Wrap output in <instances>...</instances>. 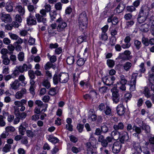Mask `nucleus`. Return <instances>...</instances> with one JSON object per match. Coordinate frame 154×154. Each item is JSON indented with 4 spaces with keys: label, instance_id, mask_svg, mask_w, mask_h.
Segmentation results:
<instances>
[{
    "label": "nucleus",
    "instance_id": "f257e3e1",
    "mask_svg": "<svg viewBox=\"0 0 154 154\" xmlns=\"http://www.w3.org/2000/svg\"><path fill=\"white\" fill-rule=\"evenodd\" d=\"M27 66L25 64H24L23 66L20 65L16 66L11 74L4 75V79L5 82H7L11 78H14L17 75H19L20 72H23L25 70L27 69Z\"/></svg>",
    "mask_w": 154,
    "mask_h": 154
},
{
    "label": "nucleus",
    "instance_id": "f03ea898",
    "mask_svg": "<svg viewBox=\"0 0 154 154\" xmlns=\"http://www.w3.org/2000/svg\"><path fill=\"white\" fill-rule=\"evenodd\" d=\"M152 14L144 8L142 7L137 17V20L139 23H141L143 22L146 20L147 17H149L151 20L154 19V14Z\"/></svg>",
    "mask_w": 154,
    "mask_h": 154
},
{
    "label": "nucleus",
    "instance_id": "7ed1b4c3",
    "mask_svg": "<svg viewBox=\"0 0 154 154\" xmlns=\"http://www.w3.org/2000/svg\"><path fill=\"white\" fill-rule=\"evenodd\" d=\"M114 138L109 136L107 137L105 139L103 135L99 136L98 141L100 142L101 145L103 147H108L109 149H111L113 143Z\"/></svg>",
    "mask_w": 154,
    "mask_h": 154
},
{
    "label": "nucleus",
    "instance_id": "20e7f679",
    "mask_svg": "<svg viewBox=\"0 0 154 154\" xmlns=\"http://www.w3.org/2000/svg\"><path fill=\"white\" fill-rule=\"evenodd\" d=\"M69 79V75L66 73H61L58 75L55 74L53 77V81L54 84H57L58 82L62 83H66Z\"/></svg>",
    "mask_w": 154,
    "mask_h": 154
},
{
    "label": "nucleus",
    "instance_id": "39448f33",
    "mask_svg": "<svg viewBox=\"0 0 154 154\" xmlns=\"http://www.w3.org/2000/svg\"><path fill=\"white\" fill-rule=\"evenodd\" d=\"M88 24V18L85 12H83L81 14L79 19V25L80 29H84L87 26Z\"/></svg>",
    "mask_w": 154,
    "mask_h": 154
},
{
    "label": "nucleus",
    "instance_id": "423d86ee",
    "mask_svg": "<svg viewBox=\"0 0 154 154\" xmlns=\"http://www.w3.org/2000/svg\"><path fill=\"white\" fill-rule=\"evenodd\" d=\"M111 91L112 92V100L114 103H118L120 101V99L118 90L114 87L111 89Z\"/></svg>",
    "mask_w": 154,
    "mask_h": 154
},
{
    "label": "nucleus",
    "instance_id": "0eeeda50",
    "mask_svg": "<svg viewBox=\"0 0 154 154\" xmlns=\"http://www.w3.org/2000/svg\"><path fill=\"white\" fill-rule=\"evenodd\" d=\"M56 22L59 23L57 27V31L59 32H61L63 31L67 26L66 23L64 22L61 18H59L57 19Z\"/></svg>",
    "mask_w": 154,
    "mask_h": 154
},
{
    "label": "nucleus",
    "instance_id": "6e6552de",
    "mask_svg": "<svg viewBox=\"0 0 154 154\" xmlns=\"http://www.w3.org/2000/svg\"><path fill=\"white\" fill-rule=\"evenodd\" d=\"M115 79V77L113 76H108L103 79V82L106 85L110 86L113 85Z\"/></svg>",
    "mask_w": 154,
    "mask_h": 154
},
{
    "label": "nucleus",
    "instance_id": "1a4fd4ad",
    "mask_svg": "<svg viewBox=\"0 0 154 154\" xmlns=\"http://www.w3.org/2000/svg\"><path fill=\"white\" fill-rule=\"evenodd\" d=\"M126 108L122 104L118 105L116 107L117 113L119 116L124 115Z\"/></svg>",
    "mask_w": 154,
    "mask_h": 154
},
{
    "label": "nucleus",
    "instance_id": "9d476101",
    "mask_svg": "<svg viewBox=\"0 0 154 154\" xmlns=\"http://www.w3.org/2000/svg\"><path fill=\"white\" fill-rule=\"evenodd\" d=\"M122 147V144L119 141H116L112 144L111 149H112L113 152L114 153L119 152Z\"/></svg>",
    "mask_w": 154,
    "mask_h": 154
},
{
    "label": "nucleus",
    "instance_id": "9b49d317",
    "mask_svg": "<svg viewBox=\"0 0 154 154\" xmlns=\"http://www.w3.org/2000/svg\"><path fill=\"white\" fill-rule=\"evenodd\" d=\"M137 75V74L136 73L133 74L132 75L130 87V90L131 91H133L135 89V85Z\"/></svg>",
    "mask_w": 154,
    "mask_h": 154
},
{
    "label": "nucleus",
    "instance_id": "f8f14e48",
    "mask_svg": "<svg viewBox=\"0 0 154 154\" xmlns=\"http://www.w3.org/2000/svg\"><path fill=\"white\" fill-rule=\"evenodd\" d=\"M125 7V5L124 4L123 2H121L115 9V11L118 14L121 13L124 11Z\"/></svg>",
    "mask_w": 154,
    "mask_h": 154
},
{
    "label": "nucleus",
    "instance_id": "ddd939ff",
    "mask_svg": "<svg viewBox=\"0 0 154 154\" xmlns=\"http://www.w3.org/2000/svg\"><path fill=\"white\" fill-rule=\"evenodd\" d=\"M26 20L28 24L34 25L36 24V21L34 16L32 15L31 13H30V15L27 17Z\"/></svg>",
    "mask_w": 154,
    "mask_h": 154
},
{
    "label": "nucleus",
    "instance_id": "4468645a",
    "mask_svg": "<svg viewBox=\"0 0 154 154\" xmlns=\"http://www.w3.org/2000/svg\"><path fill=\"white\" fill-rule=\"evenodd\" d=\"M132 129L135 132V133L133 134V135L135 137H137L138 138V135L141 134L142 132L141 127H137L136 125H134Z\"/></svg>",
    "mask_w": 154,
    "mask_h": 154
},
{
    "label": "nucleus",
    "instance_id": "2eb2a0df",
    "mask_svg": "<svg viewBox=\"0 0 154 154\" xmlns=\"http://www.w3.org/2000/svg\"><path fill=\"white\" fill-rule=\"evenodd\" d=\"M97 95V94L96 91H91L89 94H86L84 95V99L87 100L88 99H92L94 96L96 97Z\"/></svg>",
    "mask_w": 154,
    "mask_h": 154
},
{
    "label": "nucleus",
    "instance_id": "dca6fc26",
    "mask_svg": "<svg viewBox=\"0 0 154 154\" xmlns=\"http://www.w3.org/2000/svg\"><path fill=\"white\" fill-rule=\"evenodd\" d=\"M1 19L5 23H8L11 22L12 19L9 14H2L1 17Z\"/></svg>",
    "mask_w": 154,
    "mask_h": 154
},
{
    "label": "nucleus",
    "instance_id": "f3484780",
    "mask_svg": "<svg viewBox=\"0 0 154 154\" xmlns=\"http://www.w3.org/2000/svg\"><path fill=\"white\" fill-rule=\"evenodd\" d=\"M35 17L38 22H42L45 25L46 22V19L45 17L39 14H36Z\"/></svg>",
    "mask_w": 154,
    "mask_h": 154
},
{
    "label": "nucleus",
    "instance_id": "a211bd4d",
    "mask_svg": "<svg viewBox=\"0 0 154 154\" xmlns=\"http://www.w3.org/2000/svg\"><path fill=\"white\" fill-rule=\"evenodd\" d=\"M20 84L17 80H15L12 83L10 84L11 88L15 90L17 89L20 87Z\"/></svg>",
    "mask_w": 154,
    "mask_h": 154
},
{
    "label": "nucleus",
    "instance_id": "6ab92c4d",
    "mask_svg": "<svg viewBox=\"0 0 154 154\" xmlns=\"http://www.w3.org/2000/svg\"><path fill=\"white\" fill-rule=\"evenodd\" d=\"M128 138L129 137L127 132H125L120 138V142L121 143H124L128 139Z\"/></svg>",
    "mask_w": 154,
    "mask_h": 154
},
{
    "label": "nucleus",
    "instance_id": "aec40b11",
    "mask_svg": "<svg viewBox=\"0 0 154 154\" xmlns=\"http://www.w3.org/2000/svg\"><path fill=\"white\" fill-rule=\"evenodd\" d=\"M15 9L16 11L18 12L20 15L23 16L24 15L25 10L23 6H22L21 5H18L16 7Z\"/></svg>",
    "mask_w": 154,
    "mask_h": 154
},
{
    "label": "nucleus",
    "instance_id": "412c9836",
    "mask_svg": "<svg viewBox=\"0 0 154 154\" xmlns=\"http://www.w3.org/2000/svg\"><path fill=\"white\" fill-rule=\"evenodd\" d=\"M84 35H82L78 37L77 39V42L78 44H80L83 42H86L87 41V35L83 33Z\"/></svg>",
    "mask_w": 154,
    "mask_h": 154
},
{
    "label": "nucleus",
    "instance_id": "4be33fe9",
    "mask_svg": "<svg viewBox=\"0 0 154 154\" xmlns=\"http://www.w3.org/2000/svg\"><path fill=\"white\" fill-rule=\"evenodd\" d=\"M1 57L2 59L3 63L4 64L7 65L9 64L10 60L9 59L7 55H2Z\"/></svg>",
    "mask_w": 154,
    "mask_h": 154
},
{
    "label": "nucleus",
    "instance_id": "5701e85b",
    "mask_svg": "<svg viewBox=\"0 0 154 154\" xmlns=\"http://www.w3.org/2000/svg\"><path fill=\"white\" fill-rule=\"evenodd\" d=\"M149 25L146 23L142 24L139 28L140 31L142 32H147L149 31Z\"/></svg>",
    "mask_w": 154,
    "mask_h": 154
},
{
    "label": "nucleus",
    "instance_id": "b1692460",
    "mask_svg": "<svg viewBox=\"0 0 154 154\" xmlns=\"http://www.w3.org/2000/svg\"><path fill=\"white\" fill-rule=\"evenodd\" d=\"M113 128L115 130H122L124 128V125L123 123L120 122L117 124H115Z\"/></svg>",
    "mask_w": 154,
    "mask_h": 154
},
{
    "label": "nucleus",
    "instance_id": "393cba45",
    "mask_svg": "<svg viewBox=\"0 0 154 154\" xmlns=\"http://www.w3.org/2000/svg\"><path fill=\"white\" fill-rule=\"evenodd\" d=\"M15 113L16 116H18L21 120L24 119L27 116V113L24 112H16Z\"/></svg>",
    "mask_w": 154,
    "mask_h": 154
},
{
    "label": "nucleus",
    "instance_id": "a878e982",
    "mask_svg": "<svg viewBox=\"0 0 154 154\" xmlns=\"http://www.w3.org/2000/svg\"><path fill=\"white\" fill-rule=\"evenodd\" d=\"M13 4L12 2H8L6 4L5 8L8 12H12L13 10Z\"/></svg>",
    "mask_w": 154,
    "mask_h": 154
},
{
    "label": "nucleus",
    "instance_id": "bb28decb",
    "mask_svg": "<svg viewBox=\"0 0 154 154\" xmlns=\"http://www.w3.org/2000/svg\"><path fill=\"white\" fill-rule=\"evenodd\" d=\"M89 112H92V113H90L88 116V119H89L91 120L92 121H95L97 119V116L96 114L93 113V110L92 109H91Z\"/></svg>",
    "mask_w": 154,
    "mask_h": 154
},
{
    "label": "nucleus",
    "instance_id": "cd10ccee",
    "mask_svg": "<svg viewBox=\"0 0 154 154\" xmlns=\"http://www.w3.org/2000/svg\"><path fill=\"white\" fill-rule=\"evenodd\" d=\"M133 146L137 152L139 153H141L142 152L141 146L139 143H134Z\"/></svg>",
    "mask_w": 154,
    "mask_h": 154
},
{
    "label": "nucleus",
    "instance_id": "c85d7f7f",
    "mask_svg": "<svg viewBox=\"0 0 154 154\" xmlns=\"http://www.w3.org/2000/svg\"><path fill=\"white\" fill-rule=\"evenodd\" d=\"M75 61L74 57L70 56L67 57L66 59V62L69 65L73 64Z\"/></svg>",
    "mask_w": 154,
    "mask_h": 154
},
{
    "label": "nucleus",
    "instance_id": "c756f323",
    "mask_svg": "<svg viewBox=\"0 0 154 154\" xmlns=\"http://www.w3.org/2000/svg\"><path fill=\"white\" fill-rule=\"evenodd\" d=\"M106 110H104V112L106 115L109 116H111L112 114V109L111 108L108 106H106Z\"/></svg>",
    "mask_w": 154,
    "mask_h": 154
},
{
    "label": "nucleus",
    "instance_id": "7c9ffc66",
    "mask_svg": "<svg viewBox=\"0 0 154 154\" xmlns=\"http://www.w3.org/2000/svg\"><path fill=\"white\" fill-rule=\"evenodd\" d=\"M132 65V63L129 62L125 63L124 65V68L126 71H128Z\"/></svg>",
    "mask_w": 154,
    "mask_h": 154
},
{
    "label": "nucleus",
    "instance_id": "2f4dec72",
    "mask_svg": "<svg viewBox=\"0 0 154 154\" xmlns=\"http://www.w3.org/2000/svg\"><path fill=\"white\" fill-rule=\"evenodd\" d=\"M134 45L135 47V48L137 50L140 49V48L141 47L142 45L141 42L138 40H136L134 41Z\"/></svg>",
    "mask_w": 154,
    "mask_h": 154
},
{
    "label": "nucleus",
    "instance_id": "473e14b6",
    "mask_svg": "<svg viewBox=\"0 0 154 154\" xmlns=\"http://www.w3.org/2000/svg\"><path fill=\"white\" fill-rule=\"evenodd\" d=\"M56 88H50L48 94L51 96H54L57 93Z\"/></svg>",
    "mask_w": 154,
    "mask_h": 154
},
{
    "label": "nucleus",
    "instance_id": "72a5a7b5",
    "mask_svg": "<svg viewBox=\"0 0 154 154\" xmlns=\"http://www.w3.org/2000/svg\"><path fill=\"white\" fill-rule=\"evenodd\" d=\"M46 106L45 107V109H42L41 111H40V107L39 108L38 107H35L34 110V112L35 113L39 114L41 113V112H42L43 111H45L46 109V108L47 107V105L46 104Z\"/></svg>",
    "mask_w": 154,
    "mask_h": 154
},
{
    "label": "nucleus",
    "instance_id": "f704fd0d",
    "mask_svg": "<svg viewBox=\"0 0 154 154\" xmlns=\"http://www.w3.org/2000/svg\"><path fill=\"white\" fill-rule=\"evenodd\" d=\"M120 80L119 83V82H117V84L118 85L120 84H123V85H125L126 84L127 81L125 79V77L124 75L121 76L120 77Z\"/></svg>",
    "mask_w": 154,
    "mask_h": 154
},
{
    "label": "nucleus",
    "instance_id": "c9c22d12",
    "mask_svg": "<svg viewBox=\"0 0 154 154\" xmlns=\"http://www.w3.org/2000/svg\"><path fill=\"white\" fill-rule=\"evenodd\" d=\"M24 57V54L23 52H20L18 54L17 58L18 60L20 62L23 61Z\"/></svg>",
    "mask_w": 154,
    "mask_h": 154
},
{
    "label": "nucleus",
    "instance_id": "e433bc0d",
    "mask_svg": "<svg viewBox=\"0 0 154 154\" xmlns=\"http://www.w3.org/2000/svg\"><path fill=\"white\" fill-rule=\"evenodd\" d=\"M142 42L145 46H148L149 44V40L148 38H145L144 36L142 38Z\"/></svg>",
    "mask_w": 154,
    "mask_h": 154
},
{
    "label": "nucleus",
    "instance_id": "4c0bfd02",
    "mask_svg": "<svg viewBox=\"0 0 154 154\" xmlns=\"http://www.w3.org/2000/svg\"><path fill=\"white\" fill-rule=\"evenodd\" d=\"M57 14L56 11H51L50 12V15L51 20L53 21L56 19Z\"/></svg>",
    "mask_w": 154,
    "mask_h": 154
},
{
    "label": "nucleus",
    "instance_id": "58836bf2",
    "mask_svg": "<svg viewBox=\"0 0 154 154\" xmlns=\"http://www.w3.org/2000/svg\"><path fill=\"white\" fill-rule=\"evenodd\" d=\"M142 129L145 131L146 133H149L150 132V128L149 126L146 125H143L142 126Z\"/></svg>",
    "mask_w": 154,
    "mask_h": 154
},
{
    "label": "nucleus",
    "instance_id": "ea45409f",
    "mask_svg": "<svg viewBox=\"0 0 154 154\" xmlns=\"http://www.w3.org/2000/svg\"><path fill=\"white\" fill-rule=\"evenodd\" d=\"M143 93L147 98L150 97V94L149 92V90L147 87H144V90L143 91Z\"/></svg>",
    "mask_w": 154,
    "mask_h": 154
},
{
    "label": "nucleus",
    "instance_id": "a19ab883",
    "mask_svg": "<svg viewBox=\"0 0 154 154\" xmlns=\"http://www.w3.org/2000/svg\"><path fill=\"white\" fill-rule=\"evenodd\" d=\"M19 131L20 133L22 135H23L26 131V129L22 125H20L19 128Z\"/></svg>",
    "mask_w": 154,
    "mask_h": 154
},
{
    "label": "nucleus",
    "instance_id": "79ce46f5",
    "mask_svg": "<svg viewBox=\"0 0 154 154\" xmlns=\"http://www.w3.org/2000/svg\"><path fill=\"white\" fill-rule=\"evenodd\" d=\"M28 74L30 79H35V72L32 70H29Z\"/></svg>",
    "mask_w": 154,
    "mask_h": 154
},
{
    "label": "nucleus",
    "instance_id": "37998d69",
    "mask_svg": "<svg viewBox=\"0 0 154 154\" xmlns=\"http://www.w3.org/2000/svg\"><path fill=\"white\" fill-rule=\"evenodd\" d=\"M85 62V60L82 58L79 59L77 61V64L78 66H81L83 65Z\"/></svg>",
    "mask_w": 154,
    "mask_h": 154
},
{
    "label": "nucleus",
    "instance_id": "c03bdc74",
    "mask_svg": "<svg viewBox=\"0 0 154 154\" xmlns=\"http://www.w3.org/2000/svg\"><path fill=\"white\" fill-rule=\"evenodd\" d=\"M119 59H121L123 60H128L129 59L125 55L124 53L120 54L116 58Z\"/></svg>",
    "mask_w": 154,
    "mask_h": 154
},
{
    "label": "nucleus",
    "instance_id": "a18cd8bd",
    "mask_svg": "<svg viewBox=\"0 0 154 154\" xmlns=\"http://www.w3.org/2000/svg\"><path fill=\"white\" fill-rule=\"evenodd\" d=\"M116 42V38L115 36L112 37L110 39L109 44L112 46L115 45Z\"/></svg>",
    "mask_w": 154,
    "mask_h": 154
},
{
    "label": "nucleus",
    "instance_id": "49530a36",
    "mask_svg": "<svg viewBox=\"0 0 154 154\" xmlns=\"http://www.w3.org/2000/svg\"><path fill=\"white\" fill-rule=\"evenodd\" d=\"M107 64L109 67L112 68L114 65L115 62L113 60L108 59L107 61Z\"/></svg>",
    "mask_w": 154,
    "mask_h": 154
},
{
    "label": "nucleus",
    "instance_id": "de8ad7c7",
    "mask_svg": "<svg viewBox=\"0 0 154 154\" xmlns=\"http://www.w3.org/2000/svg\"><path fill=\"white\" fill-rule=\"evenodd\" d=\"M6 125V123L4 120L3 117L2 115H0V126L2 127L5 126Z\"/></svg>",
    "mask_w": 154,
    "mask_h": 154
},
{
    "label": "nucleus",
    "instance_id": "09e8293b",
    "mask_svg": "<svg viewBox=\"0 0 154 154\" xmlns=\"http://www.w3.org/2000/svg\"><path fill=\"white\" fill-rule=\"evenodd\" d=\"M91 142H87L86 144L87 148V152H89L91 151H92V150L93 149L91 147L92 145L91 144Z\"/></svg>",
    "mask_w": 154,
    "mask_h": 154
},
{
    "label": "nucleus",
    "instance_id": "8fccbe9b",
    "mask_svg": "<svg viewBox=\"0 0 154 154\" xmlns=\"http://www.w3.org/2000/svg\"><path fill=\"white\" fill-rule=\"evenodd\" d=\"M11 146L9 144H6L3 148V151L4 152H7L10 151Z\"/></svg>",
    "mask_w": 154,
    "mask_h": 154
},
{
    "label": "nucleus",
    "instance_id": "3c124183",
    "mask_svg": "<svg viewBox=\"0 0 154 154\" xmlns=\"http://www.w3.org/2000/svg\"><path fill=\"white\" fill-rule=\"evenodd\" d=\"M127 11L129 12H132L135 11V8L133 6H128L126 8Z\"/></svg>",
    "mask_w": 154,
    "mask_h": 154
},
{
    "label": "nucleus",
    "instance_id": "603ef678",
    "mask_svg": "<svg viewBox=\"0 0 154 154\" xmlns=\"http://www.w3.org/2000/svg\"><path fill=\"white\" fill-rule=\"evenodd\" d=\"M48 140L50 142L54 143H56L59 141L58 139L56 137H50L48 139Z\"/></svg>",
    "mask_w": 154,
    "mask_h": 154
},
{
    "label": "nucleus",
    "instance_id": "864d4df0",
    "mask_svg": "<svg viewBox=\"0 0 154 154\" xmlns=\"http://www.w3.org/2000/svg\"><path fill=\"white\" fill-rule=\"evenodd\" d=\"M108 38V37L107 35V34L106 33L102 32L101 35V36L100 38L102 40L106 41Z\"/></svg>",
    "mask_w": 154,
    "mask_h": 154
},
{
    "label": "nucleus",
    "instance_id": "5fc2aeb1",
    "mask_svg": "<svg viewBox=\"0 0 154 154\" xmlns=\"http://www.w3.org/2000/svg\"><path fill=\"white\" fill-rule=\"evenodd\" d=\"M101 131L103 133H106L108 131V127L105 125H102L101 127Z\"/></svg>",
    "mask_w": 154,
    "mask_h": 154
},
{
    "label": "nucleus",
    "instance_id": "6e6d98bb",
    "mask_svg": "<svg viewBox=\"0 0 154 154\" xmlns=\"http://www.w3.org/2000/svg\"><path fill=\"white\" fill-rule=\"evenodd\" d=\"M55 8L57 10H61L62 8V5L60 2H58L55 5Z\"/></svg>",
    "mask_w": 154,
    "mask_h": 154
},
{
    "label": "nucleus",
    "instance_id": "4d7b16f0",
    "mask_svg": "<svg viewBox=\"0 0 154 154\" xmlns=\"http://www.w3.org/2000/svg\"><path fill=\"white\" fill-rule=\"evenodd\" d=\"M71 150L73 153H77L80 151L81 149L79 148L73 146L71 148Z\"/></svg>",
    "mask_w": 154,
    "mask_h": 154
},
{
    "label": "nucleus",
    "instance_id": "13d9d810",
    "mask_svg": "<svg viewBox=\"0 0 154 154\" xmlns=\"http://www.w3.org/2000/svg\"><path fill=\"white\" fill-rule=\"evenodd\" d=\"M132 95L129 93H126L125 95V100L127 102L128 100H130L131 98Z\"/></svg>",
    "mask_w": 154,
    "mask_h": 154
},
{
    "label": "nucleus",
    "instance_id": "bf43d9fd",
    "mask_svg": "<svg viewBox=\"0 0 154 154\" xmlns=\"http://www.w3.org/2000/svg\"><path fill=\"white\" fill-rule=\"evenodd\" d=\"M84 125L80 124H78L77 126V129L80 133L82 132L84 128Z\"/></svg>",
    "mask_w": 154,
    "mask_h": 154
},
{
    "label": "nucleus",
    "instance_id": "052dcab7",
    "mask_svg": "<svg viewBox=\"0 0 154 154\" xmlns=\"http://www.w3.org/2000/svg\"><path fill=\"white\" fill-rule=\"evenodd\" d=\"M43 86L47 88L48 89L51 87V85L50 82L47 80L44 81L42 84Z\"/></svg>",
    "mask_w": 154,
    "mask_h": 154
},
{
    "label": "nucleus",
    "instance_id": "680f3d73",
    "mask_svg": "<svg viewBox=\"0 0 154 154\" xmlns=\"http://www.w3.org/2000/svg\"><path fill=\"white\" fill-rule=\"evenodd\" d=\"M10 60H11L13 62V64H15L17 60L16 56L13 54L11 55L10 57Z\"/></svg>",
    "mask_w": 154,
    "mask_h": 154
},
{
    "label": "nucleus",
    "instance_id": "e2e57ef3",
    "mask_svg": "<svg viewBox=\"0 0 154 154\" xmlns=\"http://www.w3.org/2000/svg\"><path fill=\"white\" fill-rule=\"evenodd\" d=\"M9 68L8 67L5 66V68L3 69L2 73L4 75H7L9 73Z\"/></svg>",
    "mask_w": 154,
    "mask_h": 154
},
{
    "label": "nucleus",
    "instance_id": "0e129e2a",
    "mask_svg": "<svg viewBox=\"0 0 154 154\" xmlns=\"http://www.w3.org/2000/svg\"><path fill=\"white\" fill-rule=\"evenodd\" d=\"M5 131L8 132L9 131L14 132L15 130L14 128L12 126H8L5 128Z\"/></svg>",
    "mask_w": 154,
    "mask_h": 154
},
{
    "label": "nucleus",
    "instance_id": "69168bd1",
    "mask_svg": "<svg viewBox=\"0 0 154 154\" xmlns=\"http://www.w3.org/2000/svg\"><path fill=\"white\" fill-rule=\"evenodd\" d=\"M3 42L4 44L6 45H9L11 42L10 40L8 38H4Z\"/></svg>",
    "mask_w": 154,
    "mask_h": 154
},
{
    "label": "nucleus",
    "instance_id": "338daca9",
    "mask_svg": "<svg viewBox=\"0 0 154 154\" xmlns=\"http://www.w3.org/2000/svg\"><path fill=\"white\" fill-rule=\"evenodd\" d=\"M105 108V105L103 103H100L98 109L100 111H104Z\"/></svg>",
    "mask_w": 154,
    "mask_h": 154
},
{
    "label": "nucleus",
    "instance_id": "774afa93",
    "mask_svg": "<svg viewBox=\"0 0 154 154\" xmlns=\"http://www.w3.org/2000/svg\"><path fill=\"white\" fill-rule=\"evenodd\" d=\"M107 88L105 86H103L100 88L99 91L101 93H105L106 91Z\"/></svg>",
    "mask_w": 154,
    "mask_h": 154
}]
</instances>
